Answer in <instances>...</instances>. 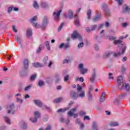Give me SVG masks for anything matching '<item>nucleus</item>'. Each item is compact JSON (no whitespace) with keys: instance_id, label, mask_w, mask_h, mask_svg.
<instances>
[{"instance_id":"obj_33","label":"nucleus","mask_w":130,"mask_h":130,"mask_svg":"<svg viewBox=\"0 0 130 130\" xmlns=\"http://www.w3.org/2000/svg\"><path fill=\"white\" fill-rule=\"evenodd\" d=\"M33 7L34 8H35V9H36V10H38V9H39V5H38L37 2L34 1L33 4Z\"/></svg>"},{"instance_id":"obj_15","label":"nucleus","mask_w":130,"mask_h":130,"mask_svg":"<svg viewBox=\"0 0 130 130\" xmlns=\"http://www.w3.org/2000/svg\"><path fill=\"white\" fill-rule=\"evenodd\" d=\"M32 64L34 68H43L44 67V64L38 62L32 63Z\"/></svg>"},{"instance_id":"obj_42","label":"nucleus","mask_w":130,"mask_h":130,"mask_svg":"<svg viewBox=\"0 0 130 130\" xmlns=\"http://www.w3.org/2000/svg\"><path fill=\"white\" fill-rule=\"evenodd\" d=\"M102 10H103V11H106L107 9V5H106V4H104L102 5Z\"/></svg>"},{"instance_id":"obj_30","label":"nucleus","mask_w":130,"mask_h":130,"mask_svg":"<svg viewBox=\"0 0 130 130\" xmlns=\"http://www.w3.org/2000/svg\"><path fill=\"white\" fill-rule=\"evenodd\" d=\"M68 109H70V108H65L64 109H59L57 111V112L59 113V112H66L67 110H68Z\"/></svg>"},{"instance_id":"obj_25","label":"nucleus","mask_w":130,"mask_h":130,"mask_svg":"<svg viewBox=\"0 0 130 130\" xmlns=\"http://www.w3.org/2000/svg\"><path fill=\"white\" fill-rule=\"evenodd\" d=\"M68 18L69 19H72L74 18V13H73V10H70L68 12Z\"/></svg>"},{"instance_id":"obj_31","label":"nucleus","mask_w":130,"mask_h":130,"mask_svg":"<svg viewBox=\"0 0 130 130\" xmlns=\"http://www.w3.org/2000/svg\"><path fill=\"white\" fill-rule=\"evenodd\" d=\"M124 11H125V13H127V14H129L130 15V7L128 6H126L124 8Z\"/></svg>"},{"instance_id":"obj_13","label":"nucleus","mask_w":130,"mask_h":130,"mask_svg":"<svg viewBox=\"0 0 130 130\" xmlns=\"http://www.w3.org/2000/svg\"><path fill=\"white\" fill-rule=\"evenodd\" d=\"M34 103H35L37 106H38V107H40V108H42V107L43 106V103L39 100H34Z\"/></svg>"},{"instance_id":"obj_54","label":"nucleus","mask_w":130,"mask_h":130,"mask_svg":"<svg viewBox=\"0 0 130 130\" xmlns=\"http://www.w3.org/2000/svg\"><path fill=\"white\" fill-rule=\"evenodd\" d=\"M62 26H64V23H62L61 25H59V26L58 28V31H60L61 30V28H62Z\"/></svg>"},{"instance_id":"obj_19","label":"nucleus","mask_w":130,"mask_h":130,"mask_svg":"<svg viewBox=\"0 0 130 130\" xmlns=\"http://www.w3.org/2000/svg\"><path fill=\"white\" fill-rule=\"evenodd\" d=\"M55 83H58L60 81V78L59 77V74H56L54 75Z\"/></svg>"},{"instance_id":"obj_12","label":"nucleus","mask_w":130,"mask_h":130,"mask_svg":"<svg viewBox=\"0 0 130 130\" xmlns=\"http://www.w3.org/2000/svg\"><path fill=\"white\" fill-rule=\"evenodd\" d=\"M38 19V18L37 16H34L33 18L30 19V21L31 22V24L32 26H36V27H37V26L38 25V23L35 22V21H37Z\"/></svg>"},{"instance_id":"obj_20","label":"nucleus","mask_w":130,"mask_h":130,"mask_svg":"<svg viewBox=\"0 0 130 130\" xmlns=\"http://www.w3.org/2000/svg\"><path fill=\"white\" fill-rule=\"evenodd\" d=\"M63 100V98H57L53 101V103H59L60 102H61Z\"/></svg>"},{"instance_id":"obj_58","label":"nucleus","mask_w":130,"mask_h":130,"mask_svg":"<svg viewBox=\"0 0 130 130\" xmlns=\"http://www.w3.org/2000/svg\"><path fill=\"white\" fill-rule=\"evenodd\" d=\"M70 76L69 75H67L64 77V82H67L68 81H69V78Z\"/></svg>"},{"instance_id":"obj_9","label":"nucleus","mask_w":130,"mask_h":130,"mask_svg":"<svg viewBox=\"0 0 130 130\" xmlns=\"http://www.w3.org/2000/svg\"><path fill=\"white\" fill-rule=\"evenodd\" d=\"M60 13H61V10L56 12H54L53 13V16L55 21H59V16H60Z\"/></svg>"},{"instance_id":"obj_55","label":"nucleus","mask_w":130,"mask_h":130,"mask_svg":"<svg viewBox=\"0 0 130 130\" xmlns=\"http://www.w3.org/2000/svg\"><path fill=\"white\" fill-rule=\"evenodd\" d=\"M88 100L89 101L92 100V93L91 92H88Z\"/></svg>"},{"instance_id":"obj_5","label":"nucleus","mask_w":130,"mask_h":130,"mask_svg":"<svg viewBox=\"0 0 130 130\" xmlns=\"http://www.w3.org/2000/svg\"><path fill=\"white\" fill-rule=\"evenodd\" d=\"M83 68H84V64H83V63H80L79 64L78 69L80 71V74H81V75H85V74L88 72V69L87 68H84L83 69Z\"/></svg>"},{"instance_id":"obj_63","label":"nucleus","mask_w":130,"mask_h":130,"mask_svg":"<svg viewBox=\"0 0 130 130\" xmlns=\"http://www.w3.org/2000/svg\"><path fill=\"white\" fill-rule=\"evenodd\" d=\"M63 47H64V43H61V44L59 46V48H60V49H62Z\"/></svg>"},{"instance_id":"obj_49","label":"nucleus","mask_w":130,"mask_h":130,"mask_svg":"<svg viewBox=\"0 0 130 130\" xmlns=\"http://www.w3.org/2000/svg\"><path fill=\"white\" fill-rule=\"evenodd\" d=\"M108 39H109L110 40H114V41H115V39H116V37H115L114 36H111V37L108 36Z\"/></svg>"},{"instance_id":"obj_2","label":"nucleus","mask_w":130,"mask_h":130,"mask_svg":"<svg viewBox=\"0 0 130 130\" xmlns=\"http://www.w3.org/2000/svg\"><path fill=\"white\" fill-rule=\"evenodd\" d=\"M117 83L119 90H122L123 88H124L125 82V81L123 80V78L122 76H119L118 77Z\"/></svg>"},{"instance_id":"obj_8","label":"nucleus","mask_w":130,"mask_h":130,"mask_svg":"<svg viewBox=\"0 0 130 130\" xmlns=\"http://www.w3.org/2000/svg\"><path fill=\"white\" fill-rule=\"evenodd\" d=\"M76 110H77V108H76L71 109L70 111L68 113L69 116H73V115L74 118H77V117H78V114H74V113L75 112V111H76Z\"/></svg>"},{"instance_id":"obj_32","label":"nucleus","mask_w":130,"mask_h":130,"mask_svg":"<svg viewBox=\"0 0 130 130\" xmlns=\"http://www.w3.org/2000/svg\"><path fill=\"white\" fill-rule=\"evenodd\" d=\"M41 7L42 8H43L44 9H47L48 8V5H47V3H42L41 4Z\"/></svg>"},{"instance_id":"obj_4","label":"nucleus","mask_w":130,"mask_h":130,"mask_svg":"<svg viewBox=\"0 0 130 130\" xmlns=\"http://www.w3.org/2000/svg\"><path fill=\"white\" fill-rule=\"evenodd\" d=\"M40 117V112L39 111H37L35 112V118H30L29 120L31 122L35 123L37 122V119Z\"/></svg>"},{"instance_id":"obj_28","label":"nucleus","mask_w":130,"mask_h":130,"mask_svg":"<svg viewBox=\"0 0 130 130\" xmlns=\"http://www.w3.org/2000/svg\"><path fill=\"white\" fill-rule=\"evenodd\" d=\"M92 127V130H98V126H97L96 122H93Z\"/></svg>"},{"instance_id":"obj_47","label":"nucleus","mask_w":130,"mask_h":130,"mask_svg":"<svg viewBox=\"0 0 130 130\" xmlns=\"http://www.w3.org/2000/svg\"><path fill=\"white\" fill-rule=\"evenodd\" d=\"M96 28H97V25H93L91 26V31H95Z\"/></svg>"},{"instance_id":"obj_41","label":"nucleus","mask_w":130,"mask_h":130,"mask_svg":"<svg viewBox=\"0 0 130 130\" xmlns=\"http://www.w3.org/2000/svg\"><path fill=\"white\" fill-rule=\"evenodd\" d=\"M78 97L84 98L85 97V91H82L80 94H78Z\"/></svg>"},{"instance_id":"obj_34","label":"nucleus","mask_w":130,"mask_h":130,"mask_svg":"<svg viewBox=\"0 0 130 130\" xmlns=\"http://www.w3.org/2000/svg\"><path fill=\"white\" fill-rule=\"evenodd\" d=\"M44 85H45V83H44V82L42 80H40L38 84V86L39 87H43Z\"/></svg>"},{"instance_id":"obj_1","label":"nucleus","mask_w":130,"mask_h":130,"mask_svg":"<svg viewBox=\"0 0 130 130\" xmlns=\"http://www.w3.org/2000/svg\"><path fill=\"white\" fill-rule=\"evenodd\" d=\"M114 44H121L122 46L121 52L120 53V52H118L117 53H114V56H115V57H118L120 56L121 55L124 54L125 50H126V46H123V44H122V41H121V40H115L114 41Z\"/></svg>"},{"instance_id":"obj_45","label":"nucleus","mask_w":130,"mask_h":130,"mask_svg":"<svg viewBox=\"0 0 130 130\" xmlns=\"http://www.w3.org/2000/svg\"><path fill=\"white\" fill-rule=\"evenodd\" d=\"M119 99H120V96L118 98H117L114 100V103L115 104H118V103H119Z\"/></svg>"},{"instance_id":"obj_46","label":"nucleus","mask_w":130,"mask_h":130,"mask_svg":"<svg viewBox=\"0 0 130 130\" xmlns=\"http://www.w3.org/2000/svg\"><path fill=\"white\" fill-rule=\"evenodd\" d=\"M70 61H71V60L70 59H64L63 60L62 63H63V64H64V63H69V62H70Z\"/></svg>"},{"instance_id":"obj_17","label":"nucleus","mask_w":130,"mask_h":130,"mask_svg":"<svg viewBox=\"0 0 130 130\" xmlns=\"http://www.w3.org/2000/svg\"><path fill=\"white\" fill-rule=\"evenodd\" d=\"M19 125H20V126H22L23 129H27V123L24 121H21L19 122Z\"/></svg>"},{"instance_id":"obj_37","label":"nucleus","mask_w":130,"mask_h":130,"mask_svg":"<svg viewBox=\"0 0 130 130\" xmlns=\"http://www.w3.org/2000/svg\"><path fill=\"white\" fill-rule=\"evenodd\" d=\"M45 45H46L48 50H50V46H49V42L47 41L45 43Z\"/></svg>"},{"instance_id":"obj_59","label":"nucleus","mask_w":130,"mask_h":130,"mask_svg":"<svg viewBox=\"0 0 130 130\" xmlns=\"http://www.w3.org/2000/svg\"><path fill=\"white\" fill-rule=\"evenodd\" d=\"M94 48L95 50H99V46L98 45V44H94Z\"/></svg>"},{"instance_id":"obj_38","label":"nucleus","mask_w":130,"mask_h":130,"mask_svg":"<svg viewBox=\"0 0 130 130\" xmlns=\"http://www.w3.org/2000/svg\"><path fill=\"white\" fill-rule=\"evenodd\" d=\"M71 45H70L69 43H66L64 44V49H68L69 48H70Z\"/></svg>"},{"instance_id":"obj_40","label":"nucleus","mask_w":130,"mask_h":130,"mask_svg":"<svg viewBox=\"0 0 130 130\" xmlns=\"http://www.w3.org/2000/svg\"><path fill=\"white\" fill-rule=\"evenodd\" d=\"M125 89L127 92H129V84L128 83L125 84Z\"/></svg>"},{"instance_id":"obj_36","label":"nucleus","mask_w":130,"mask_h":130,"mask_svg":"<svg viewBox=\"0 0 130 130\" xmlns=\"http://www.w3.org/2000/svg\"><path fill=\"white\" fill-rule=\"evenodd\" d=\"M4 119H5L6 122L8 124H11V121L10 120V119L9 118V117H4Z\"/></svg>"},{"instance_id":"obj_39","label":"nucleus","mask_w":130,"mask_h":130,"mask_svg":"<svg viewBox=\"0 0 130 130\" xmlns=\"http://www.w3.org/2000/svg\"><path fill=\"white\" fill-rule=\"evenodd\" d=\"M31 88H32V85L30 84L25 87L24 91H29V90H30V89H31Z\"/></svg>"},{"instance_id":"obj_23","label":"nucleus","mask_w":130,"mask_h":130,"mask_svg":"<svg viewBox=\"0 0 130 130\" xmlns=\"http://www.w3.org/2000/svg\"><path fill=\"white\" fill-rule=\"evenodd\" d=\"M119 125V123L116 121H112L110 123V126H118Z\"/></svg>"},{"instance_id":"obj_10","label":"nucleus","mask_w":130,"mask_h":130,"mask_svg":"<svg viewBox=\"0 0 130 130\" xmlns=\"http://www.w3.org/2000/svg\"><path fill=\"white\" fill-rule=\"evenodd\" d=\"M7 109H9L8 110L7 113L8 114H10V113H11V112H12V110H13V109H15V105L14 104H11L8 105L7 106Z\"/></svg>"},{"instance_id":"obj_21","label":"nucleus","mask_w":130,"mask_h":130,"mask_svg":"<svg viewBox=\"0 0 130 130\" xmlns=\"http://www.w3.org/2000/svg\"><path fill=\"white\" fill-rule=\"evenodd\" d=\"M105 95H106V94L105 92L102 93L100 99V102H104V101H105Z\"/></svg>"},{"instance_id":"obj_29","label":"nucleus","mask_w":130,"mask_h":130,"mask_svg":"<svg viewBox=\"0 0 130 130\" xmlns=\"http://www.w3.org/2000/svg\"><path fill=\"white\" fill-rule=\"evenodd\" d=\"M15 39L17 40V43H18V44H21V43H22V39L21 37L18 36H16Z\"/></svg>"},{"instance_id":"obj_62","label":"nucleus","mask_w":130,"mask_h":130,"mask_svg":"<svg viewBox=\"0 0 130 130\" xmlns=\"http://www.w3.org/2000/svg\"><path fill=\"white\" fill-rule=\"evenodd\" d=\"M84 46V43L83 42H81L80 43L78 44V47L80 48V47H83Z\"/></svg>"},{"instance_id":"obj_43","label":"nucleus","mask_w":130,"mask_h":130,"mask_svg":"<svg viewBox=\"0 0 130 130\" xmlns=\"http://www.w3.org/2000/svg\"><path fill=\"white\" fill-rule=\"evenodd\" d=\"M110 54H111V53L110 52H107L105 54V55H104V58H107V57H108V56H109V55H110Z\"/></svg>"},{"instance_id":"obj_60","label":"nucleus","mask_w":130,"mask_h":130,"mask_svg":"<svg viewBox=\"0 0 130 130\" xmlns=\"http://www.w3.org/2000/svg\"><path fill=\"white\" fill-rule=\"evenodd\" d=\"M77 91H81L82 90V87L80 86V84L77 85Z\"/></svg>"},{"instance_id":"obj_24","label":"nucleus","mask_w":130,"mask_h":130,"mask_svg":"<svg viewBox=\"0 0 130 130\" xmlns=\"http://www.w3.org/2000/svg\"><path fill=\"white\" fill-rule=\"evenodd\" d=\"M47 60H48V56H45L43 58V63L42 64H44V66H46L47 64Z\"/></svg>"},{"instance_id":"obj_3","label":"nucleus","mask_w":130,"mask_h":130,"mask_svg":"<svg viewBox=\"0 0 130 130\" xmlns=\"http://www.w3.org/2000/svg\"><path fill=\"white\" fill-rule=\"evenodd\" d=\"M71 38L73 39H77V38L79 40V41H82L83 40V39L82 38V36L78 33V31L77 30H74L73 31V34L71 35Z\"/></svg>"},{"instance_id":"obj_27","label":"nucleus","mask_w":130,"mask_h":130,"mask_svg":"<svg viewBox=\"0 0 130 130\" xmlns=\"http://www.w3.org/2000/svg\"><path fill=\"white\" fill-rule=\"evenodd\" d=\"M44 49V45L41 44L39 46L38 49L37 50V53H39L41 51V50H43Z\"/></svg>"},{"instance_id":"obj_26","label":"nucleus","mask_w":130,"mask_h":130,"mask_svg":"<svg viewBox=\"0 0 130 130\" xmlns=\"http://www.w3.org/2000/svg\"><path fill=\"white\" fill-rule=\"evenodd\" d=\"M75 20V24L76 26H79L80 25V23L79 22V19H78V15L76 14L74 16Z\"/></svg>"},{"instance_id":"obj_51","label":"nucleus","mask_w":130,"mask_h":130,"mask_svg":"<svg viewBox=\"0 0 130 130\" xmlns=\"http://www.w3.org/2000/svg\"><path fill=\"white\" fill-rule=\"evenodd\" d=\"M95 40L96 41H98V42H101V37L97 36L96 37H95Z\"/></svg>"},{"instance_id":"obj_56","label":"nucleus","mask_w":130,"mask_h":130,"mask_svg":"<svg viewBox=\"0 0 130 130\" xmlns=\"http://www.w3.org/2000/svg\"><path fill=\"white\" fill-rule=\"evenodd\" d=\"M16 102H20V103H21V104H22V103H23V100L20 99L19 98H16Z\"/></svg>"},{"instance_id":"obj_6","label":"nucleus","mask_w":130,"mask_h":130,"mask_svg":"<svg viewBox=\"0 0 130 130\" xmlns=\"http://www.w3.org/2000/svg\"><path fill=\"white\" fill-rule=\"evenodd\" d=\"M95 14H96V16H95V17H94L92 19L93 22H97L101 19V15H102L101 12L99 11V10H96Z\"/></svg>"},{"instance_id":"obj_44","label":"nucleus","mask_w":130,"mask_h":130,"mask_svg":"<svg viewBox=\"0 0 130 130\" xmlns=\"http://www.w3.org/2000/svg\"><path fill=\"white\" fill-rule=\"evenodd\" d=\"M104 12H105L106 16H108V17L110 16V12L109 9H107V10H105Z\"/></svg>"},{"instance_id":"obj_52","label":"nucleus","mask_w":130,"mask_h":130,"mask_svg":"<svg viewBox=\"0 0 130 130\" xmlns=\"http://www.w3.org/2000/svg\"><path fill=\"white\" fill-rule=\"evenodd\" d=\"M48 120V115H45L43 118V121L46 122Z\"/></svg>"},{"instance_id":"obj_18","label":"nucleus","mask_w":130,"mask_h":130,"mask_svg":"<svg viewBox=\"0 0 130 130\" xmlns=\"http://www.w3.org/2000/svg\"><path fill=\"white\" fill-rule=\"evenodd\" d=\"M32 29L31 28H28L26 31V36L27 38H30L32 36Z\"/></svg>"},{"instance_id":"obj_11","label":"nucleus","mask_w":130,"mask_h":130,"mask_svg":"<svg viewBox=\"0 0 130 130\" xmlns=\"http://www.w3.org/2000/svg\"><path fill=\"white\" fill-rule=\"evenodd\" d=\"M23 67L25 71H27L28 69H29V61L28 60V59H25L24 60Z\"/></svg>"},{"instance_id":"obj_61","label":"nucleus","mask_w":130,"mask_h":130,"mask_svg":"<svg viewBox=\"0 0 130 130\" xmlns=\"http://www.w3.org/2000/svg\"><path fill=\"white\" fill-rule=\"evenodd\" d=\"M112 73H109V79L110 80V79H112V80H113L114 79V77L113 76H112Z\"/></svg>"},{"instance_id":"obj_35","label":"nucleus","mask_w":130,"mask_h":130,"mask_svg":"<svg viewBox=\"0 0 130 130\" xmlns=\"http://www.w3.org/2000/svg\"><path fill=\"white\" fill-rule=\"evenodd\" d=\"M37 77V76L36 75V74L31 75L30 78V81H35V79H36Z\"/></svg>"},{"instance_id":"obj_14","label":"nucleus","mask_w":130,"mask_h":130,"mask_svg":"<svg viewBox=\"0 0 130 130\" xmlns=\"http://www.w3.org/2000/svg\"><path fill=\"white\" fill-rule=\"evenodd\" d=\"M95 79H96V72L95 71V70H94L90 78V81L91 83L93 84V83L95 82Z\"/></svg>"},{"instance_id":"obj_7","label":"nucleus","mask_w":130,"mask_h":130,"mask_svg":"<svg viewBox=\"0 0 130 130\" xmlns=\"http://www.w3.org/2000/svg\"><path fill=\"white\" fill-rule=\"evenodd\" d=\"M70 98L73 99L74 100H76L79 98V94L78 92H75V91H70Z\"/></svg>"},{"instance_id":"obj_22","label":"nucleus","mask_w":130,"mask_h":130,"mask_svg":"<svg viewBox=\"0 0 130 130\" xmlns=\"http://www.w3.org/2000/svg\"><path fill=\"white\" fill-rule=\"evenodd\" d=\"M87 19L90 20L91 19V16H92V10L88 9L87 12Z\"/></svg>"},{"instance_id":"obj_64","label":"nucleus","mask_w":130,"mask_h":130,"mask_svg":"<svg viewBox=\"0 0 130 130\" xmlns=\"http://www.w3.org/2000/svg\"><path fill=\"white\" fill-rule=\"evenodd\" d=\"M45 130H51V127L50 126V125H48L47 127L45 128Z\"/></svg>"},{"instance_id":"obj_53","label":"nucleus","mask_w":130,"mask_h":130,"mask_svg":"<svg viewBox=\"0 0 130 130\" xmlns=\"http://www.w3.org/2000/svg\"><path fill=\"white\" fill-rule=\"evenodd\" d=\"M115 1H116V2H117L119 6L122 5V3H123V0H115Z\"/></svg>"},{"instance_id":"obj_57","label":"nucleus","mask_w":130,"mask_h":130,"mask_svg":"<svg viewBox=\"0 0 130 130\" xmlns=\"http://www.w3.org/2000/svg\"><path fill=\"white\" fill-rule=\"evenodd\" d=\"M77 81H80V82H84V78L83 77L78 78L77 79Z\"/></svg>"},{"instance_id":"obj_48","label":"nucleus","mask_w":130,"mask_h":130,"mask_svg":"<svg viewBox=\"0 0 130 130\" xmlns=\"http://www.w3.org/2000/svg\"><path fill=\"white\" fill-rule=\"evenodd\" d=\"M13 9H14V6H11V7H9L8 9V13H11V12L13 11Z\"/></svg>"},{"instance_id":"obj_50","label":"nucleus","mask_w":130,"mask_h":130,"mask_svg":"<svg viewBox=\"0 0 130 130\" xmlns=\"http://www.w3.org/2000/svg\"><path fill=\"white\" fill-rule=\"evenodd\" d=\"M79 114L81 116H83L84 115H86V112L83 111H80V112H79Z\"/></svg>"},{"instance_id":"obj_16","label":"nucleus","mask_w":130,"mask_h":130,"mask_svg":"<svg viewBox=\"0 0 130 130\" xmlns=\"http://www.w3.org/2000/svg\"><path fill=\"white\" fill-rule=\"evenodd\" d=\"M48 24V20L47 17H45L43 20L42 26L43 28H45Z\"/></svg>"}]
</instances>
